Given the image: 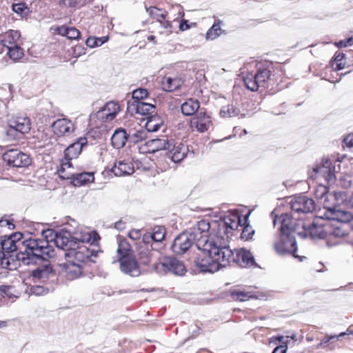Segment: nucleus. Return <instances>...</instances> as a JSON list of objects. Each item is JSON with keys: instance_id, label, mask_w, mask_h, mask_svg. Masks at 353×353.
Here are the masks:
<instances>
[{"instance_id": "nucleus-41", "label": "nucleus", "mask_w": 353, "mask_h": 353, "mask_svg": "<svg viewBox=\"0 0 353 353\" xmlns=\"http://www.w3.org/2000/svg\"><path fill=\"white\" fill-rule=\"evenodd\" d=\"M231 296L235 301H246L254 297L250 292L241 290H233L231 292Z\"/></svg>"}, {"instance_id": "nucleus-18", "label": "nucleus", "mask_w": 353, "mask_h": 353, "mask_svg": "<svg viewBox=\"0 0 353 353\" xmlns=\"http://www.w3.org/2000/svg\"><path fill=\"white\" fill-rule=\"evenodd\" d=\"M61 274L68 280L72 281L82 275L83 266L72 261L66 260L65 263L59 264Z\"/></svg>"}, {"instance_id": "nucleus-21", "label": "nucleus", "mask_w": 353, "mask_h": 353, "mask_svg": "<svg viewBox=\"0 0 353 353\" xmlns=\"http://www.w3.org/2000/svg\"><path fill=\"white\" fill-rule=\"evenodd\" d=\"M88 141L85 137H80L76 142L70 144L65 150V158L61 160V164L66 161L70 162L72 159L78 157L83 147L86 145Z\"/></svg>"}, {"instance_id": "nucleus-44", "label": "nucleus", "mask_w": 353, "mask_h": 353, "mask_svg": "<svg viewBox=\"0 0 353 353\" xmlns=\"http://www.w3.org/2000/svg\"><path fill=\"white\" fill-rule=\"evenodd\" d=\"M239 110L234 107L233 105H228L223 106L220 110L221 117H232L238 115Z\"/></svg>"}, {"instance_id": "nucleus-26", "label": "nucleus", "mask_w": 353, "mask_h": 353, "mask_svg": "<svg viewBox=\"0 0 353 353\" xmlns=\"http://www.w3.org/2000/svg\"><path fill=\"white\" fill-rule=\"evenodd\" d=\"M129 111H134L141 115L150 116L155 111V106L151 103L143 101H134L130 105H128Z\"/></svg>"}, {"instance_id": "nucleus-60", "label": "nucleus", "mask_w": 353, "mask_h": 353, "mask_svg": "<svg viewBox=\"0 0 353 353\" xmlns=\"http://www.w3.org/2000/svg\"><path fill=\"white\" fill-rule=\"evenodd\" d=\"M190 28L189 25L188 24V21L186 20H182L180 25H179V29L181 31H184L188 30Z\"/></svg>"}, {"instance_id": "nucleus-4", "label": "nucleus", "mask_w": 353, "mask_h": 353, "mask_svg": "<svg viewBox=\"0 0 353 353\" xmlns=\"http://www.w3.org/2000/svg\"><path fill=\"white\" fill-rule=\"evenodd\" d=\"M217 226H219V224L216 221L210 223L207 220H201L197 222L196 227L194 228L195 232H199L202 236L196 241V246L201 252V253L198 254L196 261H197L200 257L203 258L208 256L207 251H204L199 248L197 245L199 241L203 239L207 240L206 241L208 242L214 241L216 245H219L220 242H222L220 236H218L217 237ZM195 263H196V261H195Z\"/></svg>"}, {"instance_id": "nucleus-14", "label": "nucleus", "mask_w": 353, "mask_h": 353, "mask_svg": "<svg viewBox=\"0 0 353 353\" xmlns=\"http://www.w3.org/2000/svg\"><path fill=\"white\" fill-rule=\"evenodd\" d=\"M3 159L10 166L12 167H25L30 163L28 155L17 149L6 152L3 155Z\"/></svg>"}, {"instance_id": "nucleus-37", "label": "nucleus", "mask_w": 353, "mask_h": 353, "mask_svg": "<svg viewBox=\"0 0 353 353\" xmlns=\"http://www.w3.org/2000/svg\"><path fill=\"white\" fill-rule=\"evenodd\" d=\"M165 237V230L163 228H157L153 233L145 234L143 236V241L145 243H150V241H161Z\"/></svg>"}, {"instance_id": "nucleus-9", "label": "nucleus", "mask_w": 353, "mask_h": 353, "mask_svg": "<svg viewBox=\"0 0 353 353\" xmlns=\"http://www.w3.org/2000/svg\"><path fill=\"white\" fill-rule=\"evenodd\" d=\"M275 252L279 255L292 254L295 258H299L296 254L297 251L296 241L293 235L281 234L274 244Z\"/></svg>"}, {"instance_id": "nucleus-51", "label": "nucleus", "mask_w": 353, "mask_h": 353, "mask_svg": "<svg viewBox=\"0 0 353 353\" xmlns=\"http://www.w3.org/2000/svg\"><path fill=\"white\" fill-rule=\"evenodd\" d=\"M327 189L325 185L319 186L316 190V197L319 199H323L327 196Z\"/></svg>"}, {"instance_id": "nucleus-62", "label": "nucleus", "mask_w": 353, "mask_h": 353, "mask_svg": "<svg viewBox=\"0 0 353 353\" xmlns=\"http://www.w3.org/2000/svg\"><path fill=\"white\" fill-rule=\"evenodd\" d=\"M96 39H97V41L98 46H101L104 43L108 41V37H102L96 38Z\"/></svg>"}, {"instance_id": "nucleus-64", "label": "nucleus", "mask_w": 353, "mask_h": 353, "mask_svg": "<svg viewBox=\"0 0 353 353\" xmlns=\"http://www.w3.org/2000/svg\"><path fill=\"white\" fill-rule=\"evenodd\" d=\"M114 227L119 230H122L125 228V225L124 223H123L121 221H119L115 223Z\"/></svg>"}, {"instance_id": "nucleus-6", "label": "nucleus", "mask_w": 353, "mask_h": 353, "mask_svg": "<svg viewBox=\"0 0 353 353\" xmlns=\"http://www.w3.org/2000/svg\"><path fill=\"white\" fill-rule=\"evenodd\" d=\"M128 247L125 241H121L119 243L117 252L120 262V269L123 272L132 276H137L139 275L140 271L137 261L130 254Z\"/></svg>"}, {"instance_id": "nucleus-31", "label": "nucleus", "mask_w": 353, "mask_h": 353, "mask_svg": "<svg viewBox=\"0 0 353 353\" xmlns=\"http://www.w3.org/2000/svg\"><path fill=\"white\" fill-rule=\"evenodd\" d=\"M20 37L21 34L19 31L11 30L3 34L1 43L4 47L9 48L17 46V43Z\"/></svg>"}, {"instance_id": "nucleus-22", "label": "nucleus", "mask_w": 353, "mask_h": 353, "mask_svg": "<svg viewBox=\"0 0 353 353\" xmlns=\"http://www.w3.org/2000/svg\"><path fill=\"white\" fill-rule=\"evenodd\" d=\"M111 171L115 176H123L133 174L134 168L131 159L128 158L116 161Z\"/></svg>"}, {"instance_id": "nucleus-15", "label": "nucleus", "mask_w": 353, "mask_h": 353, "mask_svg": "<svg viewBox=\"0 0 353 353\" xmlns=\"http://www.w3.org/2000/svg\"><path fill=\"white\" fill-rule=\"evenodd\" d=\"M51 127L54 134L58 137H68L75 130L74 123L67 118L57 119L52 123Z\"/></svg>"}, {"instance_id": "nucleus-56", "label": "nucleus", "mask_w": 353, "mask_h": 353, "mask_svg": "<svg viewBox=\"0 0 353 353\" xmlns=\"http://www.w3.org/2000/svg\"><path fill=\"white\" fill-rule=\"evenodd\" d=\"M343 143L348 148L353 147V134H350L343 139Z\"/></svg>"}, {"instance_id": "nucleus-1", "label": "nucleus", "mask_w": 353, "mask_h": 353, "mask_svg": "<svg viewBox=\"0 0 353 353\" xmlns=\"http://www.w3.org/2000/svg\"><path fill=\"white\" fill-rule=\"evenodd\" d=\"M201 239L197 245L199 249L208 252V256L200 257L196 261V266L202 272H215L231 262L239 263L241 266L252 265L254 263L252 253L245 249L234 252L224 243L216 245L214 241Z\"/></svg>"}, {"instance_id": "nucleus-53", "label": "nucleus", "mask_w": 353, "mask_h": 353, "mask_svg": "<svg viewBox=\"0 0 353 353\" xmlns=\"http://www.w3.org/2000/svg\"><path fill=\"white\" fill-rule=\"evenodd\" d=\"M59 4L66 8H74L77 2L76 0H61Z\"/></svg>"}, {"instance_id": "nucleus-10", "label": "nucleus", "mask_w": 353, "mask_h": 353, "mask_svg": "<svg viewBox=\"0 0 353 353\" xmlns=\"http://www.w3.org/2000/svg\"><path fill=\"white\" fill-rule=\"evenodd\" d=\"M154 268L159 274L171 272L176 275H183L185 268L182 262L173 257H165L159 263H154Z\"/></svg>"}, {"instance_id": "nucleus-34", "label": "nucleus", "mask_w": 353, "mask_h": 353, "mask_svg": "<svg viewBox=\"0 0 353 353\" xmlns=\"http://www.w3.org/2000/svg\"><path fill=\"white\" fill-rule=\"evenodd\" d=\"M145 119V129L148 132H157L163 124V119L157 114L148 116Z\"/></svg>"}, {"instance_id": "nucleus-5", "label": "nucleus", "mask_w": 353, "mask_h": 353, "mask_svg": "<svg viewBox=\"0 0 353 353\" xmlns=\"http://www.w3.org/2000/svg\"><path fill=\"white\" fill-rule=\"evenodd\" d=\"M57 172L61 179L72 180V183L75 186H81L93 182L94 179L92 172L76 173L72 163L69 161L60 164Z\"/></svg>"}, {"instance_id": "nucleus-47", "label": "nucleus", "mask_w": 353, "mask_h": 353, "mask_svg": "<svg viewBox=\"0 0 353 353\" xmlns=\"http://www.w3.org/2000/svg\"><path fill=\"white\" fill-rule=\"evenodd\" d=\"M148 95V92L145 88H139L132 92V99L135 101H141V100L146 98Z\"/></svg>"}, {"instance_id": "nucleus-25", "label": "nucleus", "mask_w": 353, "mask_h": 353, "mask_svg": "<svg viewBox=\"0 0 353 353\" xmlns=\"http://www.w3.org/2000/svg\"><path fill=\"white\" fill-rule=\"evenodd\" d=\"M144 146L145 152L154 153L161 150H169L171 144L167 138L152 139L146 141Z\"/></svg>"}, {"instance_id": "nucleus-58", "label": "nucleus", "mask_w": 353, "mask_h": 353, "mask_svg": "<svg viewBox=\"0 0 353 353\" xmlns=\"http://www.w3.org/2000/svg\"><path fill=\"white\" fill-rule=\"evenodd\" d=\"M288 346L286 345H280L276 347L272 353H286Z\"/></svg>"}, {"instance_id": "nucleus-43", "label": "nucleus", "mask_w": 353, "mask_h": 353, "mask_svg": "<svg viewBox=\"0 0 353 353\" xmlns=\"http://www.w3.org/2000/svg\"><path fill=\"white\" fill-rule=\"evenodd\" d=\"M0 292L3 297H7L9 299H17L19 297L14 287L10 285H1Z\"/></svg>"}, {"instance_id": "nucleus-11", "label": "nucleus", "mask_w": 353, "mask_h": 353, "mask_svg": "<svg viewBox=\"0 0 353 353\" xmlns=\"http://www.w3.org/2000/svg\"><path fill=\"white\" fill-rule=\"evenodd\" d=\"M277 222L281 223L280 230L281 234H286V235H292L293 233H296L302 236V231H300V228H302L303 222L295 221L291 214L286 213L282 214L280 217L274 219L273 223L274 226Z\"/></svg>"}, {"instance_id": "nucleus-48", "label": "nucleus", "mask_w": 353, "mask_h": 353, "mask_svg": "<svg viewBox=\"0 0 353 353\" xmlns=\"http://www.w3.org/2000/svg\"><path fill=\"white\" fill-rule=\"evenodd\" d=\"M254 234V229L250 225L247 224L242 230L241 237L245 241H248L252 239Z\"/></svg>"}, {"instance_id": "nucleus-2", "label": "nucleus", "mask_w": 353, "mask_h": 353, "mask_svg": "<svg viewBox=\"0 0 353 353\" xmlns=\"http://www.w3.org/2000/svg\"><path fill=\"white\" fill-rule=\"evenodd\" d=\"M0 248L5 254L18 252L16 256L24 265L37 263L40 260L46 261L55 255V250L48 240H22V234L20 232L2 237Z\"/></svg>"}, {"instance_id": "nucleus-40", "label": "nucleus", "mask_w": 353, "mask_h": 353, "mask_svg": "<svg viewBox=\"0 0 353 353\" xmlns=\"http://www.w3.org/2000/svg\"><path fill=\"white\" fill-rule=\"evenodd\" d=\"M7 54L13 61H18L23 57V50L19 45L7 48Z\"/></svg>"}, {"instance_id": "nucleus-45", "label": "nucleus", "mask_w": 353, "mask_h": 353, "mask_svg": "<svg viewBox=\"0 0 353 353\" xmlns=\"http://www.w3.org/2000/svg\"><path fill=\"white\" fill-rule=\"evenodd\" d=\"M345 54L341 52H336L334 55V62L332 63V68L335 70H341L344 68L345 62L343 61Z\"/></svg>"}, {"instance_id": "nucleus-13", "label": "nucleus", "mask_w": 353, "mask_h": 353, "mask_svg": "<svg viewBox=\"0 0 353 353\" xmlns=\"http://www.w3.org/2000/svg\"><path fill=\"white\" fill-rule=\"evenodd\" d=\"M195 232H183L176 236L172 245V250L176 254H182L196 243Z\"/></svg>"}, {"instance_id": "nucleus-29", "label": "nucleus", "mask_w": 353, "mask_h": 353, "mask_svg": "<svg viewBox=\"0 0 353 353\" xmlns=\"http://www.w3.org/2000/svg\"><path fill=\"white\" fill-rule=\"evenodd\" d=\"M54 243L57 250L61 251L64 256L65 252H68L70 248H72L73 245H74V244L77 243V242L74 243L72 241L70 240L69 237L61 234L55 235Z\"/></svg>"}, {"instance_id": "nucleus-30", "label": "nucleus", "mask_w": 353, "mask_h": 353, "mask_svg": "<svg viewBox=\"0 0 353 353\" xmlns=\"http://www.w3.org/2000/svg\"><path fill=\"white\" fill-rule=\"evenodd\" d=\"M183 83L182 79L177 77H165L162 80L163 89L166 92H173Z\"/></svg>"}, {"instance_id": "nucleus-61", "label": "nucleus", "mask_w": 353, "mask_h": 353, "mask_svg": "<svg viewBox=\"0 0 353 353\" xmlns=\"http://www.w3.org/2000/svg\"><path fill=\"white\" fill-rule=\"evenodd\" d=\"M350 334H353V329L351 327H348L345 332H341L339 334H338L337 337L341 338L345 335H350Z\"/></svg>"}, {"instance_id": "nucleus-17", "label": "nucleus", "mask_w": 353, "mask_h": 353, "mask_svg": "<svg viewBox=\"0 0 353 353\" xmlns=\"http://www.w3.org/2000/svg\"><path fill=\"white\" fill-rule=\"evenodd\" d=\"M119 111L118 103L109 101L95 114V117L101 122H110L117 117Z\"/></svg>"}, {"instance_id": "nucleus-50", "label": "nucleus", "mask_w": 353, "mask_h": 353, "mask_svg": "<svg viewBox=\"0 0 353 353\" xmlns=\"http://www.w3.org/2000/svg\"><path fill=\"white\" fill-rule=\"evenodd\" d=\"M12 10L15 13L22 16L27 13L28 8L23 3H14L12 5Z\"/></svg>"}, {"instance_id": "nucleus-42", "label": "nucleus", "mask_w": 353, "mask_h": 353, "mask_svg": "<svg viewBox=\"0 0 353 353\" xmlns=\"http://www.w3.org/2000/svg\"><path fill=\"white\" fill-rule=\"evenodd\" d=\"M6 139L9 141L19 140L21 138V134L16 130L9 122H8V128L5 132Z\"/></svg>"}, {"instance_id": "nucleus-49", "label": "nucleus", "mask_w": 353, "mask_h": 353, "mask_svg": "<svg viewBox=\"0 0 353 353\" xmlns=\"http://www.w3.org/2000/svg\"><path fill=\"white\" fill-rule=\"evenodd\" d=\"M154 257V252L152 251H143L140 252V259L141 260V263L145 265H148L150 263Z\"/></svg>"}, {"instance_id": "nucleus-52", "label": "nucleus", "mask_w": 353, "mask_h": 353, "mask_svg": "<svg viewBox=\"0 0 353 353\" xmlns=\"http://www.w3.org/2000/svg\"><path fill=\"white\" fill-rule=\"evenodd\" d=\"M0 227H7L10 230H13L14 228V224L12 220L1 219L0 220Z\"/></svg>"}, {"instance_id": "nucleus-7", "label": "nucleus", "mask_w": 353, "mask_h": 353, "mask_svg": "<svg viewBox=\"0 0 353 353\" xmlns=\"http://www.w3.org/2000/svg\"><path fill=\"white\" fill-rule=\"evenodd\" d=\"M241 219L237 211L230 212L223 219L217 222L219 224L217 236H220L221 243L227 244L230 230L237 229L241 225Z\"/></svg>"}, {"instance_id": "nucleus-28", "label": "nucleus", "mask_w": 353, "mask_h": 353, "mask_svg": "<svg viewBox=\"0 0 353 353\" xmlns=\"http://www.w3.org/2000/svg\"><path fill=\"white\" fill-rule=\"evenodd\" d=\"M332 221L334 223L330 227V230H327V232L330 233V235L337 238L346 236L349 233V228L347 223L340 221Z\"/></svg>"}, {"instance_id": "nucleus-38", "label": "nucleus", "mask_w": 353, "mask_h": 353, "mask_svg": "<svg viewBox=\"0 0 353 353\" xmlns=\"http://www.w3.org/2000/svg\"><path fill=\"white\" fill-rule=\"evenodd\" d=\"M58 34L66 37L69 39H77L80 36V32L73 27L62 26L57 28Z\"/></svg>"}, {"instance_id": "nucleus-27", "label": "nucleus", "mask_w": 353, "mask_h": 353, "mask_svg": "<svg viewBox=\"0 0 353 353\" xmlns=\"http://www.w3.org/2000/svg\"><path fill=\"white\" fill-rule=\"evenodd\" d=\"M9 123L12 125L21 135L29 132L31 129V122L27 117H18L12 118L8 121Z\"/></svg>"}, {"instance_id": "nucleus-55", "label": "nucleus", "mask_w": 353, "mask_h": 353, "mask_svg": "<svg viewBox=\"0 0 353 353\" xmlns=\"http://www.w3.org/2000/svg\"><path fill=\"white\" fill-rule=\"evenodd\" d=\"M334 339H339L337 337V335H330L327 336L324 339H323L321 341V343L319 344L318 347H325V345L328 343L331 340Z\"/></svg>"}, {"instance_id": "nucleus-19", "label": "nucleus", "mask_w": 353, "mask_h": 353, "mask_svg": "<svg viewBox=\"0 0 353 353\" xmlns=\"http://www.w3.org/2000/svg\"><path fill=\"white\" fill-rule=\"evenodd\" d=\"M327 219L340 221L346 223L348 228L353 229V214L349 212L336 208H327L324 213Z\"/></svg>"}, {"instance_id": "nucleus-35", "label": "nucleus", "mask_w": 353, "mask_h": 353, "mask_svg": "<svg viewBox=\"0 0 353 353\" xmlns=\"http://www.w3.org/2000/svg\"><path fill=\"white\" fill-rule=\"evenodd\" d=\"M200 107L199 102L196 99H190L181 105V112L187 116H192L197 112Z\"/></svg>"}, {"instance_id": "nucleus-46", "label": "nucleus", "mask_w": 353, "mask_h": 353, "mask_svg": "<svg viewBox=\"0 0 353 353\" xmlns=\"http://www.w3.org/2000/svg\"><path fill=\"white\" fill-rule=\"evenodd\" d=\"M147 130L140 129L130 135V139L133 143H138L147 137Z\"/></svg>"}, {"instance_id": "nucleus-63", "label": "nucleus", "mask_w": 353, "mask_h": 353, "mask_svg": "<svg viewBox=\"0 0 353 353\" xmlns=\"http://www.w3.org/2000/svg\"><path fill=\"white\" fill-rule=\"evenodd\" d=\"M284 339H285V337L283 336H278L271 338L270 342L278 341L279 343H281V344H283V343L284 342V341H283Z\"/></svg>"}, {"instance_id": "nucleus-12", "label": "nucleus", "mask_w": 353, "mask_h": 353, "mask_svg": "<svg viewBox=\"0 0 353 353\" xmlns=\"http://www.w3.org/2000/svg\"><path fill=\"white\" fill-rule=\"evenodd\" d=\"M149 14L156 19L153 24L160 34L168 36L172 32L171 23L165 19L166 11L156 7H150L147 9Z\"/></svg>"}, {"instance_id": "nucleus-59", "label": "nucleus", "mask_w": 353, "mask_h": 353, "mask_svg": "<svg viewBox=\"0 0 353 353\" xmlns=\"http://www.w3.org/2000/svg\"><path fill=\"white\" fill-rule=\"evenodd\" d=\"M32 292L37 295L46 294V290L41 286H35L32 288Z\"/></svg>"}, {"instance_id": "nucleus-8", "label": "nucleus", "mask_w": 353, "mask_h": 353, "mask_svg": "<svg viewBox=\"0 0 353 353\" xmlns=\"http://www.w3.org/2000/svg\"><path fill=\"white\" fill-rule=\"evenodd\" d=\"M271 72L268 68L259 69L254 74H248L244 79V83L246 88L255 92L259 88H265L268 81L270 80Z\"/></svg>"}, {"instance_id": "nucleus-23", "label": "nucleus", "mask_w": 353, "mask_h": 353, "mask_svg": "<svg viewBox=\"0 0 353 353\" xmlns=\"http://www.w3.org/2000/svg\"><path fill=\"white\" fill-rule=\"evenodd\" d=\"M212 125V121L205 113L199 112L192 117L190 121V126L193 130L199 132H204Z\"/></svg>"}, {"instance_id": "nucleus-32", "label": "nucleus", "mask_w": 353, "mask_h": 353, "mask_svg": "<svg viewBox=\"0 0 353 353\" xmlns=\"http://www.w3.org/2000/svg\"><path fill=\"white\" fill-rule=\"evenodd\" d=\"M127 140V133L125 130L121 128L116 130L111 137L112 145L117 149L123 148Z\"/></svg>"}, {"instance_id": "nucleus-3", "label": "nucleus", "mask_w": 353, "mask_h": 353, "mask_svg": "<svg viewBox=\"0 0 353 353\" xmlns=\"http://www.w3.org/2000/svg\"><path fill=\"white\" fill-rule=\"evenodd\" d=\"M73 238L77 241L81 243V244L78 245L76 248H70L68 252H65V260L72 261V262L83 266V263L88 261L92 256V251L83 243H94L95 239H92L91 234L89 232H85L79 236L78 234H76V236Z\"/></svg>"}, {"instance_id": "nucleus-57", "label": "nucleus", "mask_w": 353, "mask_h": 353, "mask_svg": "<svg viewBox=\"0 0 353 353\" xmlns=\"http://www.w3.org/2000/svg\"><path fill=\"white\" fill-rule=\"evenodd\" d=\"M87 46L90 48L98 47L96 37H89L85 42Z\"/></svg>"}, {"instance_id": "nucleus-16", "label": "nucleus", "mask_w": 353, "mask_h": 353, "mask_svg": "<svg viewBox=\"0 0 353 353\" xmlns=\"http://www.w3.org/2000/svg\"><path fill=\"white\" fill-rule=\"evenodd\" d=\"M290 204L292 210L297 213H310L315 209V203L313 199L304 195L292 198Z\"/></svg>"}, {"instance_id": "nucleus-33", "label": "nucleus", "mask_w": 353, "mask_h": 353, "mask_svg": "<svg viewBox=\"0 0 353 353\" xmlns=\"http://www.w3.org/2000/svg\"><path fill=\"white\" fill-rule=\"evenodd\" d=\"M53 273L52 267L49 263H46L41 266L37 267L32 271V276L38 280L45 281Z\"/></svg>"}, {"instance_id": "nucleus-54", "label": "nucleus", "mask_w": 353, "mask_h": 353, "mask_svg": "<svg viewBox=\"0 0 353 353\" xmlns=\"http://www.w3.org/2000/svg\"><path fill=\"white\" fill-rule=\"evenodd\" d=\"M141 230H139L134 229L130 230L128 233V236L133 240L139 239L141 237Z\"/></svg>"}, {"instance_id": "nucleus-24", "label": "nucleus", "mask_w": 353, "mask_h": 353, "mask_svg": "<svg viewBox=\"0 0 353 353\" xmlns=\"http://www.w3.org/2000/svg\"><path fill=\"white\" fill-rule=\"evenodd\" d=\"M326 228H328V226L327 225ZM302 228L303 231L302 232L301 236L310 235L312 239H323L327 233V228H324L322 225L318 224L315 221L308 227H306L305 225L303 223Z\"/></svg>"}, {"instance_id": "nucleus-20", "label": "nucleus", "mask_w": 353, "mask_h": 353, "mask_svg": "<svg viewBox=\"0 0 353 353\" xmlns=\"http://www.w3.org/2000/svg\"><path fill=\"white\" fill-rule=\"evenodd\" d=\"M171 146L167 152V156L172 162L177 163L181 162L187 155L188 147L182 143H173L170 142Z\"/></svg>"}, {"instance_id": "nucleus-39", "label": "nucleus", "mask_w": 353, "mask_h": 353, "mask_svg": "<svg viewBox=\"0 0 353 353\" xmlns=\"http://www.w3.org/2000/svg\"><path fill=\"white\" fill-rule=\"evenodd\" d=\"M223 31L221 28V22H215L206 33L208 40H214L221 36Z\"/></svg>"}, {"instance_id": "nucleus-36", "label": "nucleus", "mask_w": 353, "mask_h": 353, "mask_svg": "<svg viewBox=\"0 0 353 353\" xmlns=\"http://www.w3.org/2000/svg\"><path fill=\"white\" fill-rule=\"evenodd\" d=\"M332 163L329 159H326L322 167L316 168L314 169L316 173H320L324 175L327 181H332L335 176L334 174V167L332 168Z\"/></svg>"}]
</instances>
